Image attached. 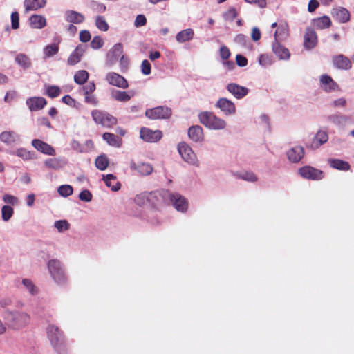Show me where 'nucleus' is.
Listing matches in <instances>:
<instances>
[{
	"mask_svg": "<svg viewBox=\"0 0 354 354\" xmlns=\"http://www.w3.org/2000/svg\"><path fill=\"white\" fill-rule=\"evenodd\" d=\"M48 268L49 272L57 283H62L64 281V272L61 267V263L57 259H51L48 262Z\"/></svg>",
	"mask_w": 354,
	"mask_h": 354,
	"instance_id": "6",
	"label": "nucleus"
},
{
	"mask_svg": "<svg viewBox=\"0 0 354 354\" xmlns=\"http://www.w3.org/2000/svg\"><path fill=\"white\" fill-rule=\"evenodd\" d=\"M47 104V101L42 97H32L26 100V104L31 111L42 109Z\"/></svg>",
	"mask_w": 354,
	"mask_h": 354,
	"instance_id": "17",
	"label": "nucleus"
},
{
	"mask_svg": "<svg viewBox=\"0 0 354 354\" xmlns=\"http://www.w3.org/2000/svg\"><path fill=\"white\" fill-rule=\"evenodd\" d=\"M95 83L93 82H90L82 87L84 95H87L88 94H92V93L95 91Z\"/></svg>",
	"mask_w": 354,
	"mask_h": 354,
	"instance_id": "53",
	"label": "nucleus"
},
{
	"mask_svg": "<svg viewBox=\"0 0 354 354\" xmlns=\"http://www.w3.org/2000/svg\"><path fill=\"white\" fill-rule=\"evenodd\" d=\"M92 6L93 9L98 12H104L106 9V6L102 3L93 1Z\"/></svg>",
	"mask_w": 354,
	"mask_h": 354,
	"instance_id": "63",
	"label": "nucleus"
},
{
	"mask_svg": "<svg viewBox=\"0 0 354 354\" xmlns=\"http://www.w3.org/2000/svg\"><path fill=\"white\" fill-rule=\"evenodd\" d=\"M230 51L227 46H222L220 48V55L223 59H227L230 56Z\"/></svg>",
	"mask_w": 354,
	"mask_h": 354,
	"instance_id": "61",
	"label": "nucleus"
},
{
	"mask_svg": "<svg viewBox=\"0 0 354 354\" xmlns=\"http://www.w3.org/2000/svg\"><path fill=\"white\" fill-rule=\"evenodd\" d=\"M84 53V48L79 45L77 46L75 49L72 52V53L69 55V57L67 59V64L69 66H74L77 64H78L82 59V57L83 56V54Z\"/></svg>",
	"mask_w": 354,
	"mask_h": 354,
	"instance_id": "24",
	"label": "nucleus"
},
{
	"mask_svg": "<svg viewBox=\"0 0 354 354\" xmlns=\"http://www.w3.org/2000/svg\"><path fill=\"white\" fill-rule=\"evenodd\" d=\"M45 165L51 169H59L62 167L61 161L57 158H49L45 161Z\"/></svg>",
	"mask_w": 354,
	"mask_h": 354,
	"instance_id": "45",
	"label": "nucleus"
},
{
	"mask_svg": "<svg viewBox=\"0 0 354 354\" xmlns=\"http://www.w3.org/2000/svg\"><path fill=\"white\" fill-rule=\"evenodd\" d=\"M102 138L109 145L115 147H120L122 142L120 137L111 133H104Z\"/></svg>",
	"mask_w": 354,
	"mask_h": 354,
	"instance_id": "31",
	"label": "nucleus"
},
{
	"mask_svg": "<svg viewBox=\"0 0 354 354\" xmlns=\"http://www.w3.org/2000/svg\"><path fill=\"white\" fill-rule=\"evenodd\" d=\"M328 140V136L326 132L324 131H319L314 136L309 147L312 149H317L321 145L326 142Z\"/></svg>",
	"mask_w": 354,
	"mask_h": 354,
	"instance_id": "22",
	"label": "nucleus"
},
{
	"mask_svg": "<svg viewBox=\"0 0 354 354\" xmlns=\"http://www.w3.org/2000/svg\"><path fill=\"white\" fill-rule=\"evenodd\" d=\"M236 178L246 181L255 182L257 180V176L252 171H243L234 174Z\"/></svg>",
	"mask_w": 354,
	"mask_h": 354,
	"instance_id": "37",
	"label": "nucleus"
},
{
	"mask_svg": "<svg viewBox=\"0 0 354 354\" xmlns=\"http://www.w3.org/2000/svg\"><path fill=\"white\" fill-rule=\"evenodd\" d=\"M329 121L335 124H340L346 121V118L343 115H332L328 117Z\"/></svg>",
	"mask_w": 354,
	"mask_h": 354,
	"instance_id": "56",
	"label": "nucleus"
},
{
	"mask_svg": "<svg viewBox=\"0 0 354 354\" xmlns=\"http://www.w3.org/2000/svg\"><path fill=\"white\" fill-rule=\"evenodd\" d=\"M251 36H252V39L253 41H259L261 39V36L260 30L257 27L253 28L252 30V35Z\"/></svg>",
	"mask_w": 354,
	"mask_h": 354,
	"instance_id": "64",
	"label": "nucleus"
},
{
	"mask_svg": "<svg viewBox=\"0 0 354 354\" xmlns=\"http://www.w3.org/2000/svg\"><path fill=\"white\" fill-rule=\"evenodd\" d=\"M145 115L151 120L167 119L171 115V110L167 106H160L147 109Z\"/></svg>",
	"mask_w": 354,
	"mask_h": 354,
	"instance_id": "5",
	"label": "nucleus"
},
{
	"mask_svg": "<svg viewBox=\"0 0 354 354\" xmlns=\"http://www.w3.org/2000/svg\"><path fill=\"white\" fill-rule=\"evenodd\" d=\"M66 21L75 24L82 23L85 20V17L80 12L75 10H67L65 12Z\"/></svg>",
	"mask_w": 354,
	"mask_h": 354,
	"instance_id": "25",
	"label": "nucleus"
},
{
	"mask_svg": "<svg viewBox=\"0 0 354 354\" xmlns=\"http://www.w3.org/2000/svg\"><path fill=\"white\" fill-rule=\"evenodd\" d=\"M332 62L334 66L340 70H349L352 67V62L350 59L344 55L333 56Z\"/></svg>",
	"mask_w": 354,
	"mask_h": 354,
	"instance_id": "15",
	"label": "nucleus"
},
{
	"mask_svg": "<svg viewBox=\"0 0 354 354\" xmlns=\"http://www.w3.org/2000/svg\"><path fill=\"white\" fill-rule=\"evenodd\" d=\"M146 24H147V19L145 15H138L136 16L135 21H134V26L136 27L143 26Z\"/></svg>",
	"mask_w": 354,
	"mask_h": 354,
	"instance_id": "59",
	"label": "nucleus"
},
{
	"mask_svg": "<svg viewBox=\"0 0 354 354\" xmlns=\"http://www.w3.org/2000/svg\"><path fill=\"white\" fill-rule=\"evenodd\" d=\"M14 214V209L10 205H3L1 208V216L4 221H8L10 219Z\"/></svg>",
	"mask_w": 354,
	"mask_h": 354,
	"instance_id": "42",
	"label": "nucleus"
},
{
	"mask_svg": "<svg viewBox=\"0 0 354 354\" xmlns=\"http://www.w3.org/2000/svg\"><path fill=\"white\" fill-rule=\"evenodd\" d=\"M112 97L117 101L119 102H127L129 101L131 96L125 91H115L112 93Z\"/></svg>",
	"mask_w": 354,
	"mask_h": 354,
	"instance_id": "38",
	"label": "nucleus"
},
{
	"mask_svg": "<svg viewBox=\"0 0 354 354\" xmlns=\"http://www.w3.org/2000/svg\"><path fill=\"white\" fill-rule=\"evenodd\" d=\"M103 45L104 40L100 36H95L91 42V48L95 50L102 48Z\"/></svg>",
	"mask_w": 354,
	"mask_h": 354,
	"instance_id": "49",
	"label": "nucleus"
},
{
	"mask_svg": "<svg viewBox=\"0 0 354 354\" xmlns=\"http://www.w3.org/2000/svg\"><path fill=\"white\" fill-rule=\"evenodd\" d=\"M22 283L31 294L34 295L37 292L36 287L30 279H24Z\"/></svg>",
	"mask_w": 354,
	"mask_h": 354,
	"instance_id": "50",
	"label": "nucleus"
},
{
	"mask_svg": "<svg viewBox=\"0 0 354 354\" xmlns=\"http://www.w3.org/2000/svg\"><path fill=\"white\" fill-rule=\"evenodd\" d=\"M331 20L328 16H323L313 19V24L317 29H326L331 26Z\"/></svg>",
	"mask_w": 354,
	"mask_h": 354,
	"instance_id": "30",
	"label": "nucleus"
},
{
	"mask_svg": "<svg viewBox=\"0 0 354 354\" xmlns=\"http://www.w3.org/2000/svg\"><path fill=\"white\" fill-rule=\"evenodd\" d=\"M188 136L194 142H200L203 140V130L199 125L192 126L188 129Z\"/></svg>",
	"mask_w": 354,
	"mask_h": 354,
	"instance_id": "26",
	"label": "nucleus"
},
{
	"mask_svg": "<svg viewBox=\"0 0 354 354\" xmlns=\"http://www.w3.org/2000/svg\"><path fill=\"white\" fill-rule=\"evenodd\" d=\"M236 62L237 65L241 67L245 66L248 64L247 58L241 55H236Z\"/></svg>",
	"mask_w": 354,
	"mask_h": 354,
	"instance_id": "62",
	"label": "nucleus"
},
{
	"mask_svg": "<svg viewBox=\"0 0 354 354\" xmlns=\"http://www.w3.org/2000/svg\"><path fill=\"white\" fill-rule=\"evenodd\" d=\"M54 226L57 229L58 232H62L69 229L70 224L66 220H59L55 223Z\"/></svg>",
	"mask_w": 354,
	"mask_h": 354,
	"instance_id": "48",
	"label": "nucleus"
},
{
	"mask_svg": "<svg viewBox=\"0 0 354 354\" xmlns=\"http://www.w3.org/2000/svg\"><path fill=\"white\" fill-rule=\"evenodd\" d=\"M91 38V33L89 32V31L88 30H81L80 32V40L83 42V43H86L88 41H90Z\"/></svg>",
	"mask_w": 354,
	"mask_h": 354,
	"instance_id": "60",
	"label": "nucleus"
},
{
	"mask_svg": "<svg viewBox=\"0 0 354 354\" xmlns=\"http://www.w3.org/2000/svg\"><path fill=\"white\" fill-rule=\"evenodd\" d=\"M288 35L287 25H281L278 27L274 33L275 41H278V38L286 37Z\"/></svg>",
	"mask_w": 354,
	"mask_h": 354,
	"instance_id": "44",
	"label": "nucleus"
},
{
	"mask_svg": "<svg viewBox=\"0 0 354 354\" xmlns=\"http://www.w3.org/2000/svg\"><path fill=\"white\" fill-rule=\"evenodd\" d=\"M106 80L109 84L118 88L124 89L129 87V84L127 80L123 76L114 72L107 73L106 75Z\"/></svg>",
	"mask_w": 354,
	"mask_h": 354,
	"instance_id": "10",
	"label": "nucleus"
},
{
	"mask_svg": "<svg viewBox=\"0 0 354 354\" xmlns=\"http://www.w3.org/2000/svg\"><path fill=\"white\" fill-rule=\"evenodd\" d=\"M6 319L8 326L14 329L19 330L27 326L30 322V316L24 312H9Z\"/></svg>",
	"mask_w": 354,
	"mask_h": 354,
	"instance_id": "3",
	"label": "nucleus"
},
{
	"mask_svg": "<svg viewBox=\"0 0 354 354\" xmlns=\"http://www.w3.org/2000/svg\"><path fill=\"white\" fill-rule=\"evenodd\" d=\"M109 160L105 155H101L98 156L95 160V166L96 167L103 171L106 169L109 165Z\"/></svg>",
	"mask_w": 354,
	"mask_h": 354,
	"instance_id": "39",
	"label": "nucleus"
},
{
	"mask_svg": "<svg viewBox=\"0 0 354 354\" xmlns=\"http://www.w3.org/2000/svg\"><path fill=\"white\" fill-rule=\"evenodd\" d=\"M91 116L95 122L97 124L107 128H111L117 124V118L109 113L97 109L91 111Z\"/></svg>",
	"mask_w": 354,
	"mask_h": 354,
	"instance_id": "4",
	"label": "nucleus"
},
{
	"mask_svg": "<svg viewBox=\"0 0 354 354\" xmlns=\"http://www.w3.org/2000/svg\"><path fill=\"white\" fill-rule=\"evenodd\" d=\"M89 77V73L85 70H80L74 75V81L79 85H83L87 82Z\"/></svg>",
	"mask_w": 354,
	"mask_h": 354,
	"instance_id": "35",
	"label": "nucleus"
},
{
	"mask_svg": "<svg viewBox=\"0 0 354 354\" xmlns=\"http://www.w3.org/2000/svg\"><path fill=\"white\" fill-rule=\"evenodd\" d=\"M59 51L57 44H53L48 45L44 48V53L46 57H50L55 55Z\"/></svg>",
	"mask_w": 354,
	"mask_h": 354,
	"instance_id": "41",
	"label": "nucleus"
},
{
	"mask_svg": "<svg viewBox=\"0 0 354 354\" xmlns=\"http://www.w3.org/2000/svg\"><path fill=\"white\" fill-rule=\"evenodd\" d=\"M3 201L5 203L12 205H15L18 203L17 198L10 194H4L3 196Z\"/></svg>",
	"mask_w": 354,
	"mask_h": 354,
	"instance_id": "54",
	"label": "nucleus"
},
{
	"mask_svg": "<svg viewBox=\"0 0 354 354\" xmlns=\"http://www.w3.org/2000/svg\"><path fill=\"white\" fill-rule=\"evenodd\" d=\"M30 25L32 28L41 29L46 25V19L44 16L33 15L29 18Z\"/></svg>",
	"mask_w": 354,
	"mask_h": 354,
	"instance_id": "29",
	"label": "nucleus"
},
{
	"mask_svg": "<svg viewBox=\"0 0 354 354\" xmlns=\"http://www.w3.org/2000/svg\"><path fill=\"white\" fill-rule=\"evenodd\" d=\"M320 88L325 92H333L339 89L338 84L328 75L324 74L319 77Z\"/></svg>",
	"mask_w": 354,
	"mask_h": 354,
	"instance_id": "12",
	"label": "nucleus"
},
{
	"mask_svg": "<svg viewBox=\"0 0 354 354\" xmlns=\"http://www.w3.org/2000/svg\"><path fill=\"white\" fill-rule=\"evenodd\" d=\"M15 62L25 69L29 68L31 65L28 57L23 53H19L15 57Z\"/></svg>",
	"mask_w": 354,
	"mask_h": 354,
	"instance_id": "36",
	"label": "nucleus"
},
{
	"mask_svg": "<svg viewBox=\"0 0 354 354\" xmlns=\"http://www.w3.org/2000/svg\"><path fill=\"white\" fill-rule=\"evenodd\" d=\"M24 4L26 12H29L44 8L46 4V0H25Z\"/></svg>",
	"mask_w": 354,
	"mask_h": 354,
	"instance_id": "27",
	"label": "nucleus"
},
{
	"mask_svg": "<svg viewBox=\"0 0 354 354\" xmlns=\"http://www.w3.org/2000/svg\"><path fill=\"white\" fill-rule=\"evenodd\" d=\"M141 71H142V74H144L145 75H149L151 73V66L148 60L145 59L142 62Z\"/></svg>",
	"mask_w": 354,
	"mask_h": 354,
	"instance_id": "51",
	"label": "nucleus"
},
{
	"mask_svg": "<svg viewBox=\"0 0 354 354\" xmlns=\"http://www.w3.org/2000/svg\"><path fill=\"white\" fill-rule=\"evenodd\" d=\"M299 174L304 178L317 180L323 178L322 171L310 166H304L299 169Z\"/></svg>",
	"mask_w": 354,
	"mask_h": 354,
	"instance_id": "9",
	"label": "nucleus"
},
{
	"mask_svg": "<svg viewBox=\"0 0 354 354\" xmlns=\"http://www.w3.org/2000/svg\"><path fill=\"white\" fill-rule=\"evenodd\" d=\"M103 179L106 185L111 187L113 191H118L120 188V183L116 181V177L113 174L104 176Z\"/></svg>",
	"mask_w": 354,
	"mask_h": 354,
	"instance_id": "33",
	"label": "nucleus"
},
{
	"mask_svg": "<svg viewBox=\"0 0 354 354\" xmlns=\"http://www.w3.org/2000/svg\"><path fill=\"white\" fill-rule=\"evenodd\" d=\"M111 53H113V56L115 57H119L123 52V46L120 43L115 44L112 49Z\"/></svg>",
	"mask_w": 354,
	"mask_h": 354,
	"instance_id": "58",
	"label": "nucleus"
},
{
	"mask_svg": "<svg viewBox=\"0 0 354 354\" xmlns=\"http://www.w3.org/2000/svg\"><path fill=\"white\" fill-rule=\"evenodd\" d=\"M11 26L15 30L19 26V15L17 12H13L11 14Z\"/></svg>",
	"mask_w": 354,
	"mask_h": 354,
	"instance_id": "52",
	"label": "nucleus"
},
{
	"mask_svg": "<svg viewBox=\"0 0 354 354\" xmlns=\"http://www.w3.org/2000/svg\"><path fill=\"white\" fill-rule=\"evenodd\" d=\"M304 156V151L302 147L297 146L291 148L287 152L288 160L293 162H299Z\"/></svg>",
	"mask_w": 354,
	"mask_h": 354,
	"instance_id": "21",
	"label": "nucleus"
},
{
	"mask_svg": "<svg viewBox=\"0 0 354 354\" xmlns=\"http://www.w3.org/2000/svg\"><path fill=\"white\" fill-rule=\"evenodd\" d=\"M227 90L236 99H241L248 93V88L236 83H230L227 86Z\"/></svg>",
	"mask_w": 354,
	"mask_h": 354,
	"instance_id": "18",
	"label": "nucleus"
},
{
	"mask_svg": "<svg viewBox=\"0 0 354 354\" xmlns=\"http://www.w3.org/2000/svg\"><path fill=\"white\" fill-rule=\"evenodd\" d=\"M331 15L337 21L342 24L348 22L351 18L349 11L343 7L333 8Z\"/></svg>",
	"mask_w": 354,
	"mask_h": 354,
	"instance_id": "19",
	"label": "nucleus"
},
{
	"mask_svg": "<svg viewBox=\"0 0 354 354\" xmlns=\"http://www.w3.org/2000/svg\"><path fill=\"white\" fill-rule=\"evenodd\" d=\"M73 189L69 185H63L58 188V193L64 197H67L73 194Z\"/></svg>",
	"mask_w": 354,
	"mask_h": 354,
	"instance_id": "47",
	"label": "nucleus"
},
{
	"mask_svg": "<svg viewBox=\"0 0 354 354\" xmlns=\"http://www.w3.org/2000/svg\"><path fill=\"white\" fill-rule=\"evenodd\" d=\"M46 333L51 345L59 354H64L66 351V342L63 332L60 328L53 324L46 328Z\"/></svg>",
	"mask_w": 354,
	"mask_h": 354,
	"instance_id": "1",
	"label": "nucleus"
},
{
	"mask_svg": "<svg viewBox=\"0 0 354 354\" xmlns=\"http://www.w3.org/2000/svg\"><path fill=\"white\" fill-rule=\"evenodd\" d=\"M15 154L24 160H28L33 158V154L24 148H19L17 149Z\"/></svg>",
	"mask_w": 354,
	"mask_h": 354,
	"instance_id": "43",
	"label": "nucleus"
},
{
	"mask_svg": "<svg viewBox=\"0 0 354 354\" xmlns=\"http://www.w3.org/2000/svg\"><path fill=\"white\" fill-rule=\"evenodd\" d=\"M272 51L280 59H288L290 56L289 50L285 46L281 45L278 41H275L273 43Z\"/></svg>",
	"mask_w": 354,
	"mask_h": 354,
	"instance_id": "23",
	"label": "nucleus"
},
{
	"mask_svg": "<svg viewBox=\"0 0 354 354\" xmlns=\"http://www.w3.org/2000/svg\"><path fill=\"white\" fill-rule=\"evenodd\" d=\"M178 151L182 158L187 162L194 165L197 162L196 156L191 147L184 142L178 145Z\"/></svg>",
	"mask_w": 354,
	"mask_h": 354,
	"instance_id": "8",
	"label": "nucleus"
},
{
	"mask_svg": "<svg viewBox=\"0 0 354 354\" xmlns=\"http://www.w3.org/2000/svg\"><path fill=\"white\" fill-rule=\"evenodd\" d=\"M95 26L100 30L104 32L107 31L109 28V26L103 16L96 17Z\"/></svg>",
	"mask_w": 354,
	"mask_h": 354,
	"instance_id": "40",
	"label": "nucleus"
},
{
	"mask_svg": "<svg viewBox=\"0 0 354 354\" xmlns=\"http://www.w3.org/2000/svg\"><path fill=\"white\" fill-rule=\"evenodd\" d=\"M46 93L48 97L55 98L60 95L61 89L57 86H48L46 88Z\"/></svg>",
	"mask_w": 354,
	"mask_h": 354,
	"instance_id": "46",
	"label": "nucleus"
},
{
	"mask_svg": "<svg viewBox=\"0 0 354 354\" xmlns=\"http://www.w3.org/2000/svg\"><path fill=\"white\" fill-rule=\"evenodd\" d=\"M32 145L39 151L49 156H54L55 151L52 146L39 139H34L32 141Z\"/></svg>",
	"mask_w": 354,
	"mask_h": 354,
	"instance_id": "20",
	"label": "nucleus"
},
{
	"mask_svg": "<svg viewBox=\"0 0 354 354\" xmlns=\"http://www.w3.org/2000/svg\"><path fill=\"white\" fill-rule=\"evenodd\" d=\"M84 101L86 103L92 104L93 106H97L99 103L97 97L93 94H88L87 95H84Z\"/></svg>",
	"mask_w": 354,
	"mask_h": 354,
	"instance_id": "55",
	"label": "nucleus"
},
{
	"mask_svg": "<svg viewBox=\"0 0 354 354\" xmlns=\"http://www.w3.org/2000/svg\"><path fill=\"white\" fill-rule=\"evenodd\" d=\"M131 170L136 171L141 175L147 176L152 173L153 169L151 165L147 162H137L132 160L130 162Z\"/></svg>",
	"mask_w": 354,
	"mask_h": 354,
	"instance_id": "14",
	"label": "nucleus"
},
{
	"mask_svg": "<svg viewBox=\"0 0 354 354\" xmlns=\"http://www.w3.org/2000/svg\"><path fill=\"white\" fill-rule=\"evenodd\" d=\"M92 194L88 190H83L80 193L79 198L82 201L90 202L92 200Z\"/></svg>",
	"mask_w": 354,
	"mask_h": 354,
	"instance_id": "57",
	"label": "nucleus"
},
{
	"mask_svg": "<svg viewBox=\"0 0 354 354\" xmlns=\"http://www.w3.org/2000/svg\"><path fill=\"white\" fill-rule=\"evenodd\" d=\"M200 122L209 129L221 130L226 127L225 121L211 111H202L198 114Z\"/></svg>",
	"mask_w": 354,
	"mask_h": 354,
	"instance_id": "2",
	"label": "nucleus"
},
{
	"mask_svg": "<svg viewBox=\"0 0 354 354\" xmlns=\"http://www.w3.org/2000/svg\"><path fill=\"white\" fill-rule=\"evenodd\" d=\"M216 106L227 115H232L236 112V106L234 102L225 97L220 98L217 101Z\"/></svg>",
	"mask_w": 354,
	"mask_h": 354,
	"instance_id": "13",
	"label": "nucleus"
},
{
	"mask_svg": "<svg viewBox=\"0 0 354 354\" xmlns=\"http://www.w3.org/2000/svg\"><path fill=\"white\" fill-rule=\"evenodd\" d=\"M169 199L172 202L173 205L176 210L182 212L187 210L188 207L187 201L185 198L182 196L180 194L178 193L170 194Z\"/></svg>",
	"mask_w": 354,
	"mask_h": 354,
	"instance_id": "16",
	"label": "nucleus"
},
{
	"mask_svg": "<svg viewBox=\"0 0 354 354\" xmlns=\"http://www.w3.org/2000/svg\"><path fill=\"white\" fill-rule=\"evenodd\" d=\"M328 162L331 167L338 170L348 171L351 168L350 164L348 162L339 159L331 158Z\"/></svg>",
	"mask_w": 354,
	"mask_h": 354,
	"instance_id": "32",
	"label": "nucleus"
},
{
	"mask_svg": "<svg viewBox=\"0 0 354 354\" xmlns=\"http://www.w3.org/2000/svg\"><path fill=\"white\" fill-rule=\"evenodd\" d=\"M318 41V37L316 32L312 28H307L304 35V46L307 50L314 48Z\"/></svg>",
	"mask_w": 354,
	"mask_h": 354,
	"instance_id": "11",
	"label": "nucleus"
},
{
	"mask_svg": "<svg viewBox=\"0 0 354 354\" xmlns=\"http://www.w3.org/2000/svg\"><path fill=\"white\" fill-rule=\"evenodd\" d=\"M194 36V31L192 29L188 28L179 32L176 36V40L180 42H185L191 40Z\"/></svg>",
	"mask_w": 354,
	"mask_h": 354,
	"instance_id": "34",
	"label": "nucleus"
},
{
	"mask_svg": "<svg viewBox=\"0 0 354 354\" xmlns=\"http://www.w3.org/2000/svg\"><path fill=\"white\" fill-rule=\"evenodd\" d=\"M140 138L147 142H156L162 138L160 130H152L148 127H142L140 130Z\"/></svg>",
	"mask_w": 354,
	"mask_h": 354,
	"instance_id": "7",
	"label": "nucleus"
},
{
	"mask_svg": "<svg viewBox=\"0 0 354 354\" xmlns=\"http://www.w3.org/2000/svg\"><path fill=\"white\" fill-rule=\"evenodd\" d=\"M19 138V136L13 131H5L0 133V140L6 145H12Z\"/></svg>",
	"mask_w": 354,
	"mask_h": 354,
	"instance_id": "28",
	"label": "nucleus"
}]
</instances>
